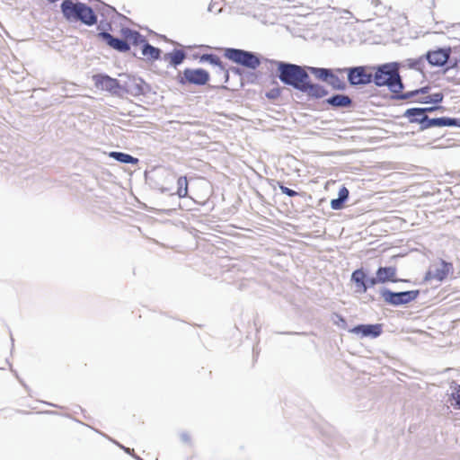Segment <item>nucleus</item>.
<instances>
[{
    "label": "nucleus",
    "mask_w": 460,
    "mask_h": 460,
    "mask_svg": "<svg viewBox=\"0 0 460 460\" xmlns=\"http://www.w3.org/2000/svg\"><path fill=\"white\" fill-rule=\"evenodd\" d=\"M326 102L334 108H348L352 104V100L345 94H336L326 100Z\"/></svg>",
    "instance_id": "nucleus-17"
},
{
    "label": "nucleus",
    "mask_w": 460,
    "mask_h": 460,
    "mask_svg": "<svg viewBox=\"0 0 460 460\" xmlns=\"http://www.w3.org/2000/svg\"><path fill=\"white\" fill-rule=\"evenodd\" d=\"M418 291H405L394 293L388 289H385L382 291V297L384 300L394 305H399L402 304H407L417 297Z\"/></svg>",
    "instance_id": "nucleus-7"
},
{
    "label": "nucleus",
    "mask_w": 460,
    "mask_h": 460,
    "mask_svg": "<svg viewBox=\"0 0 460 460\" xmlns=\"http://www.w3.org/2000/svg\"><path fill=\"white\" fill-rule=\"evenodd\" d=\"M124 36L134 46L141 47V53L144 58L148 60H157L160 58L161 50L150 45L144 36L138 31L127 29L124 31Z\"/></svg>",
    "instance_id": "nucleus-3"
},
{
    "label": "nucleus",
    "mask_w": 460,
    "mask_h": 460,
    "mask_svg": "<svg viewBox=\"0 0 460 460\" xmlns=\"http://www.w3.org/2000/svg\"><path fill=\"white\" fill-rule=\"evenodd\" d=\"M225 57L236 64L251 69H256L261 64L257 56L242 49H226L225 51Z\"/></svg>",
    "instance_id": "nucleus-4"
},
{
    "label": "nucleus",
    "mask_w": 460,
    "mask_h": 460,
    "mask_svg": "<svg viewBox=\"0 0 460 460\" xmlns=\"http://www.w3.org/2000/svg\"><path fill=\"white\" fill-rule=\"evenodd\" d=\"M181 438L183 441L185 442H190L191 441V437L190 434L188 433H183L181 435Z\"/></svg>",
    "instance_id": "nucleus-37"
},
{
    "label": "nucleus",
    "mask_w": 460,
    "mask_h": 460,
    "mask_svg": "<svg viewBox=\"0 0 460 460\" xmlns=\"http://www.w3.org/2000/svg\"><path fill=\"white\" fill-rule=\"evenodd\" d=\"M95 85L104 91L116 93L119 89V83L117 79L111 78L108 75H98L93 76Z\"/></svg>",
    "instance_id": "nucleus-10"
},
{
    "label": "nucleus",
    "mask_w": 460,
    "mask_h": 460,
    "mask_svg": "<svg viewBox=\"0 0 460 460\" xmlns=\"http://www.w3.org/2000/svg\"><path fill=\"white\" fill-rule=\"evenodd\" d=\"M351 332L356 334H361L364 337L372 336V337H377L381 334L382 329L380 324H368L364 325L360 324L358 326H355L350 330Z\"/></svg>",
    "instance_id": "nucleus-14"
},
{
    "label": "nucleus",
    "mask_w": 460,
    "mask_h": 460,
    "mask_svg": "<svg viewBox=\"0 0 460 460\" xmlns=\"http://www.w3.org/2000/svg\"><path fill=\"white\" fill-rule=\"evenodd\" d=\"M308 69L313 73L318 79L323 81H326L329 77L332 76V70L327 68H318V67H308Z\"/></svg>",
    "instance_id": "nucleus-24"
},
{
    "label": "nucleus",
    "mask_w": 460,
    "mask_h": 460,
    "mask_svg": "<svg viewBox=\"0 0 460 460\" xmlns=\"http://www.w3.org/2000/svg\"><path fill=\"white\" fill-rule=\"evenodd\" d=\"M216 74L218 77V82L220 84L227 83L229 74H228V70L224 66L223 64H221L219 66L217 67Z\"/></svg>",
    "instance_id": "nucleus-28"
},
{
    "label": "nucleus",
    "mask_w": 460,
    "mask_h": 460,
    "mask_svg": "<svg viewBox=\"0 0 460 460\" xmlns=\"http://www.w3.org/2000/svg\"><path fill=\"white\" fill-rule=\"evenodd\" d=\"M184 58L185 53L180 49H176L173 52L166 55V59L169 60L170 64L173 66L181 64Z\"/></svg>",
    "instance_id": "nucleus-22"
},
{
    "label": "nucleus",
    "mask_w": 460,
    "mask_h": 460,
    "mask_svg": "<svg viewBox=\"0 0 460 460\" xmlns=\"http://www.w3.org/2000/svg\"><path fill=\"white\" fill-rule=\"evenodd\" d=\"M76 19H79L87 25H93L96 22L97 18L93 9L84 4L78 3Z\"/></svg>",
    "instance_id": "nucleus-12"
},
{
    "label": "nucleus",
    "mask_w": 460,
    "mask_h": 460,
    "mask_svg": "<svg viewBox=\"0 0 460 460\" xmlns=\"http://www.w3.org/2000/svg\"><path fill=\"white\" fill-rule=\"evenodd\" d=\"M279 189H280L281 192H282L283 194L288 195V197H295V196H297V195H298V193H297L296 191H295V190H291V189H289V188H288V187L284 186V185H283V184H281V183H279Z\"/></svg>",
    "instance_id": "nucleus-31"
},
{
    "label": "nucleus",
    "mask_w": 460,
    "mask_h": 460,
    "mask_svg": "<svg viewBox=\"0 0 460 460\" xmlns=\"http://www.w3.org/2000/svg\"><path fill=\"white\" fill-rule=\"evenodd\" d=\"M209 80V74L202 68H186L178 75V82L181 85L195 84L205 85Z\"/></svg>",
    "instance_id": "nucleus-5"
},
{
    "label": "nucleus",
    "mask_w": 460,
    "mask_h": 460,
    "mask_svg": "<svg viewBox=\"0 0 460 460\" xmlns=\"http://www.w3.org/2000/svg\"><path fill=\"white\" fill-rule=\"evenodd\" d=\"M110 157L114 158L115 160L123 163V164H137L138 162L137 158L133 157L130 155L121 153V152H111L109 154Z\"/></svg>",
    "instance_id": "nucleus-21"
},
{
    "label": "nucleus",
    "mask_w": 460,
    "mask_h": 460,
    "mask_svg": "<svg viewBox=\"0 0 460 460\" xmlns=\"http://www.w3.org/2000/svg\"><path fill=\"white\" fill-rule=\"evenodd\" d=\"M451 55V48H441L429 50L426 53L425 58L433 66H442L446 65Z\"/></svg>",
    "instance_id": "nucleus-8"
},
{
    "label": "nucleus",
    "mask_w": 460,
    "mask_h": 460,
    "mask_svg": "<svg viewBox=\"0 0 460 460\" xmlns=\"http://www.w3.org/2000/svg\"><path fill=\"white\" fill-rule=\"evenodd\" d=\"M177 195L185 198L188 195V180L186 176H181L177 181Z\"/></svg>",
    "instance_id": "nucleus-26"
},
{
    "label": "nucleus",
    "mask_w": 460,
    "mask_h": 460,
    "mask_svg": "<svg viewBox=\"0 0 460 460\" xmlns=\"http://www.w3.org/2000/svg\"><path fill=\"white\" fill-rule=\"evenodd\" d=\"M428 89H429V87H423V88L412 91V92H411L409 93H406V94L402 95V98H408L410 96L417 95L419 93H426L428 92Z\"/></svg>",
    "instance_id": "nucleus-33"
},
{
    "label": "nucleus",
    "mask_w": 460,
    "mask_h": 460,
    "mask_svg": "<svg viewBox=\"0 0 460 460\" xmlns=\"http://www.w3.org/2000/svg\"><path fill=\"white\" fill-rule=\"evenodd\" d=\"M332 76L333 77H329V79L327 80V82L332 84L334 88L336 89H344L345 88V84L343 81L340 80L339 77L334 74V72L332 71Z\"/></svg>",
    "instance_id": "nucleus-30"
},
{
    "label": "nucleus",
    "mask_w": 460,
    "mask_h": 460,
    "mask_svg": "<svg viewBox=\"0 0 460 460\" xmlns=\"http://www.w3.org/2000/svg\"><path fill=\"white\" fill-rule=\"evenodd\" d=\"M351 280L356 285V292L364 294L367 292L368 286L366 282V273L362 269L356 270L351 274Z\"/></svg>",
    "instance_id": "nucleus-16"
},
{
    "label": "nucleus",
    "mask_w": 460,
    "mask_h": 460,
    "mask_svg": "<svg viewBox=\"0 0 460 460\" xmlns=\"http://www.w3.org/2000/svg\"><path fill=\"white\" fill-rule=\"evenodd\" d=\"M406 66L409 68L420 71L423 73L425 64H424V57H420L418 58H408L406 60Z\"/></svg>",
    "instance_id": "nucleus-25"
},
{
    "label": "nucleus",
    "mask_w": 460,
    "mask_h": 460,
    "mask_svg": "<svg viewBox=\"0 0 460 460\" xmlns=\"http://www.w3.org/2000/svg\"><path fill=\"white\" fill-rule=\"evenodd\" d=\"M99 37L102 38L105 42L112 49L120 51L127 52L129 50V45L126 40L114 38L108 32L99 33Z\"/></svg>",
    "instance_id": "nucleus-11"
},
{
    "label": "nucleus",
    "mask_w": 460,
    "mask_h": 460,
    "mask_svg": "<svg viewBox=\"0 0 460 460\" xmlns=\"http://www.w3.org/2000/svg\"><path fill=\"white\" fill-rule=\"evenodd\" d=\"M77 7L78 3L74 4L71 0H65L61 4L62 12L64 15L67 18L76 17Z\"/></svg>",
    "instance_id": "nucleus-19"
},
{
    "label": "nucleus",
    "mask_w": 460,
    "mask_h": 460,
    "mask_svg": "<svg viewBox=\"0 0 460 460\" xmlns=\"http://www.w3.org/2000/svg\"><path fill=\"white\" fill-rule=\"evenodd\" d=\"M452 263L441 261L440 266L435 270L434 278L439 281L444 280L452 272Z\"/></svg>",
    "instance_id": "nucleus-18"
},
{
    "label": "nucleus",
    "mask_w": 460,
    "mask_h": 460,
    "mask_svg": "<svg viewBox=\"0 0 460 460\" xmlns=\"http://www.w3.org/2000/svg\"><path fill=\"white\" fill-rule=\"evenodd\" d=\"M375 68L369 66H357L349 69H337L336 72L343 73L348 71V80L350 84H367L372 82L373 70Z\"/></svg>",
    "instance_id": "nucleus-6"
},
{
    "label": "nucleus",
    "mask_w": 460,
    "mask_h": 460,
    "mask_svg": "<svg viewBox=\"0 0 460 460\" xmlns=\"http://www.w3.org/2000/svg\"><path fill=\"white\" fill-rule=\"evenodd\" d=\"M300 92L305 93L308 96L317 99L323 98L328 93L327 90L323 86L317 84H312L309 79L305 81Z\"/></svg>",
    "instance_id": "nucleus-13"
},
{
    "label": "nucleus",
    "mask_w": 460,
    "mask_h": 460,
    "mask_svg": "<svg viewBox=\"0 0 460 460\" xmlns=\"http://www.w3.org/2000/svg\"><path fill=\"white\" fill-rule=\"evenodd\" d=\"M453 399L455 400V403H453V405L456 407V408H458L460 409V389H457L454 394H453Z\"/></svg>",
    "instance_id": "nucleus-34"
},
{
    "label": "nucleus",
    "mask_w": 460,
    "mask_h": 460,
    "mask_svg": "<svg viewBox=\"0 0 460 460\" xmlns=\"http://www.w3.org/2000/svg\"><path fill=\"white\" fill-rule=\"evenodd\" d=\"M271 85L272 87L265 93V96L269 100L275 101L281 96L283 87H281L275 79L272 80Z\"/></svg>",
    "instance_id": "nucleus-20"
},
{
    "label": "nucleus",
    "mask_w": 460,
    "mask_h": 460,
    "mask_svg": "<svg viewBox=\"0 0 460 460\" xmlns=\"http://www.w3.org/2000/svg\"><path fill=\"white\" fill-rule=\"evenodd\" d=\"M377 279H378V276H376V277H375V278H371V279H368V281H367V286H368V288H369V287H373V286H375V285H376V284L380 283V280H377Z\"/></svg>",
    "instance_id": "nucleus-36"
},
{
    "label": "nucleus",
    "mask_w": 460,
    "mask_h": 460,
    "mask_svg": "<svg viewBox=\"0 0 460 460\" xmlns=\"http://www.w3.org/2000/svg\"><path fill=\"white\" fill-rule=\"evenodd\" d=\"M437 109H438V107L411 108V109H408L405 111L404 115L407 118H411V117H414L415 115H420L421 118L428 117L427 115H425L426 112H431Z\"/></svg>",
    "instance_id": "nucleus-23"
},
{
    "label": "nucleus",
    "mask_w": 460,
    "mask_h": 460,
    "mask_svg": "<svg viewBox=\"0 0 460 460\" xmlns=\"http://www.w3.org/2000/svg\"><path fill=\"white\" fill-rule=\"evenodd\" d=\"M413 121H418L421 125V128H429L432 127H450L456 126L457 121L456 119L451 118H437V119H429L428 117L422 118H415Z\"/></svg>",
    "instance_id": "nucleus-9"
},
{
    "label": "nucleus",
    "mask_w": 460,
    "mask_h": 460,
    "mask_svg": "<svg viewBox=\"0 0 460 460\" xmlns=\"http://www.w3.org/2000/svg\"><path fill=\"white\" fill-rule=\"evenodd\" d=\"M343 202L344 200L341 199H334L331 201V207L332 209L339 210L343 208Z\"/></svg>",
    "instance_id": "nucleus-32"
},
{
    "label": "nucleus",
    "mask_w": 460,
    "mask_h": 460,
    "mask_svg": "<svg viewBox=\"0 0 460 460\" xmlns=\"http://www.w3.org/2000/svg\"><path fill=\"white\" fill-rule=\"evenodd\" d=\"M415 118H419V119H420V118H421V117H420V115H415L414 117L409 118V119H410V121H411V122H414V121H413V119H415Z\"/></svg>",
    "instance_id": "nucleus-38"
},
{
    "label": "nucleus",
    "mask_w": 460,
    "mask_h": 460,
    "mask_svg": "<svg viewBox=\"0 0 460 460\" xmlns=\"http://www.w3.org/2000/svg\"><path fill=\"white\" fill-rule=\"evenodd\" d=\"M279 77L282 83L301 90L305 81L309 79L306 70L297 65L278 62Z\"/></svg>",
    "instance_id": "nucleus-1"
},
{
    "label": "nucleus",
    "mask_w": 460,
    "mask_h": 460,
    "mask_svg": "<svg viewBox=\"0 0 460 460\" xmlns=\"http://www.w3.org/2000/svg\"><path fill=\"white\" fill-rule=\"evenodd\" d=\"M348 197H349L348 189L346 187L341 188L339 190V199H341L345 201L348 199Z\"/></svg>",
    "instance_id": "nucleus-35"
},
{
    "label": "nucleus",
    "mask_w": 460,
    "mask_h": 460,
    "mask_svg": "<svg viewBox=\"0 0 460 460\" xmlns=\"http://www.w3.org/2000/svg\"><path fill=\"white\" fill-rule=\"evenodd\" d=\"M443 100V94L441 93H437L432 95H426L418 100V102L421 103H439Z\"/></svg>",
    "instance_id": "nucleus-27"
},
{
    "label": "nucleus",
    "mask_w": 460,
    "mask_h": 460,
    "mask_svg": "<svg viewBox=\"0 0 460 460\" xmlns=\"http://www.w3.org/2000/svg\"><path fill=\"white\" fill-rule=\"evenodd\" d=\"M374 83L378 86H387L391 92L398 94L402 93V84L397 68L391 65H384L373 72Z\"/></svg>",
    "instance_id": "nucleus-2"
},
{
    "label": "nucleus",
    "mask_w": 460,
    "mask_h": 460,
    "mask_svg": "<svg viewBox=\"0 0 460 460\" xmlns=\"http://www.w3.org/2000/svg\"><path fill=\"white\" fill-rule=\"evenodd\" d=\"M397 270L394 266L390 267H380L376 270V276H378V279L380 283L385 282H397L399 279L396 277Z\"/></svg>",
    "instance_id": "nucleus-15"
},
{
    "label": "nucleus",
    "mask_w": 460,
    "mask_h": 460,
    "mask_svg": "<svg viewBox=\"0 0 460 460\" xmlns=\"http://www.w3.org/2000/svg\"><path fill=\"white\" fill-rule=\"evenodd\" d=\"M200 60L208 62L211 65L216 66L217 67L222 64L220 58L214 54H204L201 56Z\"/></svg>",
    "instance_id": "nucleus-29"
}]
</instances>
